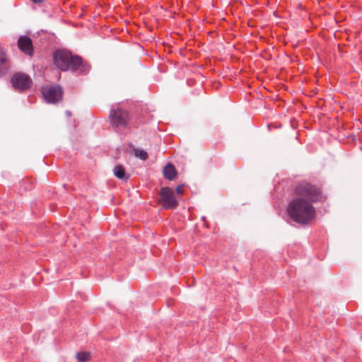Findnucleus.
I'll return each mask as SVG.
<instances>
[{
    "instance_id": "obj_1",
    "label": "nucleus",
    "mask_w": 362,
    "mask_h": 362,
    "mask_svg": "<svg viewBox=\"0 0 362 362\" xmlns=\"http://www.w3.org/2000/svg\"><path fill=\"white\" fill-rule=\"evenodd\" d=\"M296 194L302 198H297L292 201L288 207L289 216L296 222L301 224L308 223L315 216V208L303 198L310 202L320 201L322 196L320 189L315 186L302 183L296 188Z\"/></svg>"
},
{
    "instance_id": "obj_2",
    "label": "nucleus",
    "mask_w": 362,
    "mask_h": 362,
    "mask_svg": "<svg viewBox=\"0 0 362 362\" xmlns=\"http://www.w3.org/2000/svg\"><path fill=\"white\" fill-rule=\"evenodd\" d=\"M54 63L62 71L71 70L80 71L81 74H86L90 70V66L83 64L81 57L72 56L69 52L58 50L54 54Z\"/></svg>"
},
{
    "instance_id": "obj_3",
    "label": "nucleus",
    "mask_w": 362,
    "mask_h": 362,
    "mask_svg": "<svg viewBox=\"0 0 362 362\" xmlns=\"http://www.w3.org/2000/svg\"><path fill=\"white\" fill-rule=\"evenodd\" d=\"M159 203L166 209H174L178 204L177 197L171 188L164 187L160 191Z\"/></svg>"
},
{
    "instance_id": "obj_4",
    "label": "nucleus",
    "mask_w": 362,
    "mask_h": 362,
    "mask_svg": "<svg viewBox=\"0 0 362 362\" xmlns=\"http://www.w3.org/2000/svg\"><path fill=\"white\" fill-rule=\"evenodd\" d=\"M130 118L129 112L121 107L112 109L110 113L111 122L116 127L127 125Z\"/></svg>"
},
{
    "instance_id": "obj_5",
    "label": "nucleus",
    "mask_w": 362,
    "mask_h": 362,
    "mask_svg": "<svg viewBox=\"0 0 362 362\" xmlns=\"http://www.w3.org/2000/svg\"><path fill=\"white\" fill-rule=\"evenodd\" d=\"M12 86L16 89H30L32 85L31 78L24 73H16L11 78Z\"/></svg>"
},
{
    "instance_id": "obj_6",
    "label": "nucleus",
    "mask_w": 362,
    "mask_h": 362,
    "mask_svg": "<svg viewBox=\"0 0 362 362\" xmlns=\"http://www.w3.org/2000/svg\"><path fill=\"white\" fill-rule=\"evenodd\" d=\"M11 66L10 57L6 49L0 46V76L6 74Z\"/></svg>"
},
{
    "instance_id": "obj_7",
    "label": "nucleus",
    "mask_w": 362,
    "mask_h": 362,
    "mask_svg": "<svg viewBox=\"0 0 362 362\" xmlns=\"http://www.w3.org/2000/svg\"><path fill=\"white\" fill-rule=\"evenodd\" d=\"M18 48L25 54L32 56L33 54V47L32 40L27 36H21L18 40Z\"/></svg>"
},
{
    "instance_id": "obj_8",
    "label": "nucleus",
    "mask_w": 362,
    "mask_h": 362,
    "mask_svg": "<svg viewBox=\"0 0 362 362\" xmlns=\"http://www.w3.org/2000/svg\"><path fill=\"white\" fill-rule=\"evenodd\" d=\"M42 97L47 103H55L62 99V92H42Z\"/></svg>"
},
{
    "instance_id": "obj_9",
    "label": "nucleus",
    "mask_w": 362,
    "mask_h": 362,
    "mask_svg": "<svg viewBox=\"0 0 362 362\" xmlns=\"http://www.w3.org/2000/svg\"><path fill=\"white\" fill-rule=\"evenodd\" d=\"M163 172L164 177L169 180H173L176 176L175 168L170 163H168L164 167Z\"/></svg>"
},
{
    "instance_id": "obj_10",
    "label": "nucleus",
    "mask_w": 362,
    "mask_h": 362,
    "mask_svg": "<svg viewBox=\"0 0 362 362\" xmlns=\"http://www.w3.org/2000/svg\"><path fill=\"white\" fill-rule=\"evenodd\" d=\"M114 175L120 180H127L129 176L126 174L124 168L121 165H117L114 169Z\"/></svg>"
},
{
    "instance_id": "obj_11",
    "label": "nucleus",
    "mask_w": 362,
    "mask_h": 362,
    "mask_svg": "<svg viewBox=\"0 0 362 362\" xmlns=\"http://www.w3.org/2000/svg\"><path fill=\"white\" fill-rule=\"evenodd\" d=\"M76 358L79 362H86L90 358L89 352L80 351L76 354Z\"/></svg>"
},
{
    "instance_id": "obj_12",
    "label": "nucleus",
    "mask_w": 362,
    "mask_h": 362,
    "mask_svg": "<svg viewBox=\"0 0 362 362\" xmlns=\"http://www.w3.org/2000/svg\"><path fill=\"white\" fill-rule=\"evenodd\" d=\"M134 155H135V156H136L144 160H145L148 158L147 152L142 149H138V148L134 149Z\"/></svg>"
},
{
    "instance_id": "obj_13",
    "label": "nucleus",
    "mask_w": 362,
    "mask_h": 362,
    "mask_svg": "<svg viewBox=\"0 0 362 362\" xmlns=\"http://www.w3.org/2000/svg\"><path fill=\"white\" fill-rule=\"evenodd\" d=\"M182 192H183V190H182V187H181V186L177 187L176 188V192H177V194H182Z\"/></svg>"
},
{
    "instance_id": "obj_14",
    "label": "nucleus",
    "mask_w": 362,
    "mask_h": 362,
    "mask_svg": "<svg viewBox=\"0 0 362 362\" xmlns=\"http://www.w3.org/2000/svg\"><path fill=\"white\" fill-rule=\"evenodd\" d=\"M33 3L39 4L43 1V0H31Z\"/></svg>"
},
{
    "instance_id": "obj_15",
    "label": "nucleus",
    "mask_w": 362,
    "mask_h": 362,
    "mask_svg": "<svg viewBox=\"0 0 362 362\" xmlns=\"http://www.w3.org/2000/svg\"><path fill=\"white\" fill-rule=\"evenodd\" d=\"M66 114L68 117H70L71 116V112L69 111H66Z\"/></svg>"
}]
</instances>
